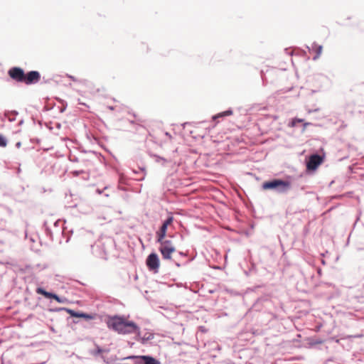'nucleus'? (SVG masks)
I'll return each instance as SVG.
<instances>
[{
  "mask_svg": "<svg viewBox=\"0 0 364 364\" xmlns=\"http://www.w3.org/2000/svg\"><path fill=\"white\" fill-rule=\"evenodd\" d=\"M107 324L109 328L121 333H131L134 331L136 328L134 322L128 321L127 319L119 316L111 318Z\"/></svg>",
  "mask_w": 364,
  "mask_h": 364,
  "instance_id": "f257e3e1",
  "label": "nucleus"
},
{
  "mask_svg": "<svg viewBox=\"0 0 364 364\" xmlns=\"http://www.w3.org/2000/svg\"><path fill=\"white\" fill-rule=\"evenodd\" d=\"M291 188V183L287 181H282L280 179H274L269 181H266L262 184L264 190L268 189H277L281 193L287 192Z\"/></svg>",
  "mask_w": 364,
  "mask_h": 364,
  "instance_id": "f03ea898",
  "label": "nucleus"
},
{
  "mask_svg": "<svg viewBox=\"0 0 364 364\" xmlns=\"http://www.w3.org/2000/svg\"><path fill=\"white\" fill-rule=\"evenodd\" d=\"M160 243L159 251L164 259H171L172 254L176 252V247L172 241L168 240H164L162 241H157Z\"/></svg>",
  "mask_w": 364,
  "mask_h": 364,
  "instance_id": "7ed1b4c3",
  "label": "nucleus"
},
{
  "mask_svg": "<svg viewBox=\"0 0 364 364\" xmlns=\"http://www.w3.org/2000/svg\"><path fill=\"white\" fill-rule=\"evenodd\" d=\"M149 269L154 273L159 272L160 262L158 255L156 253L150 254L146 261Z\"/></svg>",
  "mask_w": 364,
  "mask_h": 364,
  "instance_id": "20e7f679",
  "label": "nucleus"
},
{
  "mask_svg": "<svg viewBox=\"0 0 364 364\" xmlns=\"http://www.w3.org/2000/svg\"><path fill=\"white\" fill-rule=\"evenodd\" d=\"M9 76L18 82H23L25 73L22 68L13 67L8 71Z\"/></svg>",
  "mask_w": 364,
  "mask_h": 364,
  "instance_id": "39448f33",
  "label": "nucleus"
},
{
  "mask_svg": "<svg viewBox=\"0 0 364 364\" xmlns=\"http://www.w3.org/2000/svg\"><path fill=\"white\" fill-rule=\"evenodd\" d=\"M173 220V217H169L164 222L160 229L156 232L157 241H162L165 240L167 228L172 223Z\"/></svg>",
  "mask_w": 364,
  "mask_h": 364,
  "instance_id": "423d86ee",
  "label": "nucleus"
},
{
  "mask_svg": "<svg viewBox=\"0 0 364 364\" xmlns=\"http://www.w3.org/2000/svg\"><path fill=\"white\" fill-rule=\"evenodd\" d=\"M323 158L318 155L314 154L310 156L309 161L307 162V169L315 170L322 163Z\"/></svg>",
  "mask_w": 364,
  "mask_h": 364,
  "instance_id": "0eeeda50",
  "label": "nucleus"
},
{
  "mask_svg": "<svg viewBox=\"0 0 364 364\" xmlns=\"http://www.w3.org/2000/svg\"><path fill=\"white\" fill-rule=\"evenodd\" d=\"M41 79V75L38 71H30L25 74L23 82L31 85L38 82Z\"/></svg>",
  "mask_w": 364,
  "mask_h": 364,
  "instance_id": "6e6552de",
  "label": "nucleus"
},
{
  "mask_svg": "<svg viewBox=\"0 0 364 364\" xmlns=\"http://www.w3.org/2000/svg\"><path fill=\"white\" fill-rule=\"evenodd\" d=\"M138 364H160V362L151 356L138 355Z\"/></svg>",
  "mask_w": 364,
  "mask_h": 364,
  "instance_id": "1a4fd4ad",
  "label": "nucleus"
},
{
  "mask_svg": "<svg viewBox=\"0 0 364 364\" xmlns=\"http://www.w3.org/2000/svg\"><path fill=\"white\" fill-rule=\"evenodd\" d=\"M36 291L37 294H41V295L44 296L46 298L54 299L58 303H61L62 302V300L60 299V298L58 295H56L55 294H53V293L48 292V291H46V290H44L41 287L37 288Z\"/></svg>",
  "mask_w": 364,
  "mask_h": 364,
  "instance_id": "9d476101",
  "label": "nucleus"
},
{
  "mask_svg": "<svg viewBox=\"0 0 364 364\" xmlns=\"http://www.w3.org/2000/svg\"><path fill=\"white\" fill-rule=\"evenodd\" d=\"M311 49L316 53V55L314 57V59L316 60V59L318 58L322 53L323 47L320 45L313 44Z\"/></svg>",
  "mask_w": 364,
  "mask_h": 364,
  "instance_id": "9b49d317",
  "label": "nucleus"
},
{
  "mask_svg": "<svg viewBox=\"0 0 364 364\" xmlns=\"http://www.w3.org/2000/svg\"><path fill=\"white\" fill-rule=\"evenodd\" d=\"M70 315L73 317H77V318H90L91 316L87 315V314H80V313H77V312H75L74 311H72V310H70L69 311Z\"/></svg>",
  "mask_w": 364,
  "mask_h": 364,
  "instance_id": "f8f14e48",
  "label": "nucleus"
},
{
  "mask_svg": "<svg viewBox=\"0 0 364 364\" xmlns=\"http://www.w3.org/2000/svg\"><path fill=\"white\" fill-rule=\"evenodd\" d=\"M304 122V119H299V118H294L291 120L289 126L291 127H294L296 126V124L298 123H300V122Z\"/></svg>",
  "mask_w": 364,
  "mask_h": 364,
  "instance_id": "ddd939ff",
  "label": "nucleus"
},
{
  "mask_svg": "<svg viewBox=\"0 0 364 364\" xmlns=\"http://www.w3.org/2000/svg\"><path fill=\"white\" fill-rule=\"evenodd\" d=\"M7 145V141L5 137L0 134V146L5 147Z\"/></svg>",
  "mask_w": 364,
  "mask_h": 364,
  "instance_id": "4468645a",
  "label": "nucleus"
},
{
  "mask_svg": "<svg viewBox=\"0 0 364 364\" xmlns=\"http://www.w3.org/2000/svg\"><path fill=\"white\" fill-rule=\"evenodd\" d=\"M232 114V112L231 110H228L224 112H222L219 114L218 116H215L214 118L218 117H223V116H229Z\"/></svg>",
  "mask_w": 364,
  "mask_h": 364,
  "instance_id": "2eb2a0df",
  "label": "nucleus"
},
{
  "mask_svg": "<svg viewBox=\"0 0 364 364\" xmlns=\"http://www.w3.org/2000/svg\"><path fill=\"white\" fill-rule=\"evenodd\" d=\"M68 77H70L73 81H74V82H77V79L76 77H73V76H70V75H69Z\"/></svg>",
  "mask_w": 364,
  "mask_h": 364,
  "instance_id": "dca6fc26",
  "label": "nucleus"
},
{
  "mask_svg": "<svg viewBox=\"0 0 364 364\" xmlns=\"http://www.w3.org/2000/svg\"><path fill=\"white\" fill-rule=\"evenodd\" d=\"M154 338L153 334L149 333V336H148V338H146V339L149 340V339H151V338Z\"/></svg>",
  "mask_w": 364,
  "mask_h": 364,
  "instance_id": "f3484780",
  "label": "nucleus"
},
{
  "mask_svg": "<svg viewBox=\"0 0 364 364\" xmlns=\"http://www.w3.org/2000/svg\"><path fill=\"white\" fill-rule=\"evenodd\" d=\"M16 147L18 148H20L21 146V143L19 141V142H17L16 144Z\"/></svg>",
  "mask_w": 364,
  "mask_h": 364,
  "instance_id": "a211bd4d",
  "label": "nucleus"
},
{
  "mask_svg": "<svg viewBox=\"0 0 364 364\" xmlns=\"http://www.w3.org/2000/svg\"><path fill=\"white\" fill-rule=\"evenodd\" d=\"M309 124H310V123H308V122L304 123V129H305L308 125H309Z\"/></svg>",
  "mask_w": 364,
  "mask_h": 364,
  "instance_id": "6ab92c4d",
  "label": "nucleus"
},
{
  "mask_svg": "<svg viewBox=\"0 0 364 364\" xmlns=\"http://www.w3.org/2000/svg\"><path fill=\"white\" fill-rule=\"evenodd\" d=\"M108 108L111 110H114V107H108Z\"/></svg>",
  "mask_w": 364,
  "mask_h": 364,
  "instance_id": "aec40b11",
  "label": "nucleus"
},
{
  "mask_svg": "<svg viewBox=\"0 0 364 364\" xmlns=\"http://www.w3.org/2000/svg\"><path fill=\"white\" fill-rule=\"evenodd\" d=\"M97 352L100 353H101V352H102V350H101V349H98V350H97Z\"/></svg>",
  "mask_w": 364,
  "mask_h": 364,
  "instance_id": "412c9836",
  "label": "nucleus"
}]
</instances>
